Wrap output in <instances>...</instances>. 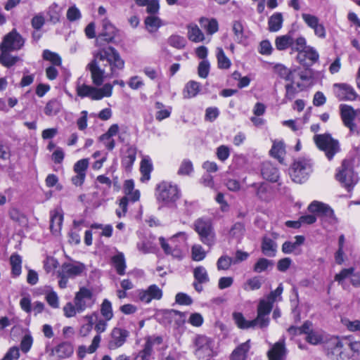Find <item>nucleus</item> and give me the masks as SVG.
I'll return each mask as SVG.
<instances>
[{
	"label": "nucleus",
	"instance_id": "1",
	"mask_svg": "<svg viewBox=\"0 0 360 360\" xmlns=\"http://www.w3.org/2000/svg\"><path fill=\"white\" fill-rule=\"evenodd\" d=\"M316 346L326 351V355L335 360H342L348 356L349 340L346 338L316 334Z\"/></svg>",
	"mask_w": 360,
	"mask_h": 360
},
{
	"label": "nucleus",
	"instance_id": "2",
	"mask_svg": "<svg viewBox=\"0 0 360 360\" xmlns=\"http://www.w3.org/2000/svg\"><path fill=\"white\" fill-rule=\"evenodd\" d=\"M275 70L281 78L296 83L300 90L311 84L314 75L312 70H302L301 68L290 70L281 64L275 66Z\"/></svg>",
	"mask_w": 360,
	"mask_h": 360
},
{
	"label": "nucleus",
	"instance_id": "3",
	"mask_svg": "<svg viewBox=\"0 0 360 360\" xmlns=\"http://www.w3.org/2000/svg\"><path fill=\"white\" fill-rule=\"evenodd\" d=\"M155 195L159 203L171 207L175 205L180 199L181 192L176 184L164 180L156 185Z\"/></svg>",
	"mask_w": 360,
	"mask_h": 360
},
{
	"label": "nucleus",
	"instance_id": "4",
	"mask_svg": "<svg viewBox=\"0 0 360 360\" xmlns=\"http://www.w3.org/2000/svg\"><path fill=\"white\" fill-rule=\"evenodd\" d=\"M96 58L101 61L106 60L110 66V75L115 76L118 75V72L124 68L125 61L121 57L118 51L112 46H107L99 48L94 52Z\"/></svg>",
	"mask_w": 360,
	"mask_h": 360
},
{
	"label": "nucleus",
	"instance_id": "5",
	"mask_svg": "<svg viewBox=\"0 0 360 360\" xmlns=\"http://www.w3.org/2000/svg\"><path fill=\"white\" fill-rule=\"evenodd\" d=\"M335 178L348 191H352L359 180L354 171L352 161L348 159L342 160L341 166L336 169Z\"/></svg>",
	"mask_w": 360,
	"mask_h": 360
},
{
	"label": "nucleus",
	"instance_id": "6",
	"mask_svg": "<svg viewBox=\"0 0 360 360\" xmlns=\"http://www.w3.org/2000/svg\"><path fill=\"white\" fill-rule=\"evenodd\" d=\"M77 96L84 98H89L93 101L101 100L104 97H110L112 94V85L105 84L101 88H97L86 84H77L76 86Z\"/></svg>",
	"mask_w": 360,
	"mask_h": 360
},
{
	"label": "nucleus",
	"instance_id": "7",
	"mask_svg": "<svg viewBox=\"0 0 360 360\" xmlns=\"http://www.w3.org/2000/svg\"><path fill=\"white\" fill-rule=\"evenodd\" d=\"M193 229L204 245L212 247L215 243L216 235L210 219L205 217L197 219L193 224Z\"/></svg>",
	"mask_w": 360,
	"mask_h": 360
},
{
	"label": "nucleus",
	"instance_id": "8",
	"mask_svg": "<svg viewBox=\"0 0 360 360\" xmlns=\"http://www.w3.org/2000/svg\"><path fill=\"white\" fill-rule=\"evenodd\" d=\"M134 181L131 179L124 181L123 184V193L124 195L120 200L119 207L121 210H117L116 214L119 218L125 216L127 212L129 202H135L140 199V191L135 189Z\"/></svg>",
	"mask_w": 360,
	"mask_h": 360
},
{
	"label": "nucleus",
	"instance_id": "9",
	"mask_svg": "<svg viewBox=\"0 0 360 360\" xmlns=\"http://www.w3.org/2000/svg\"><path fill=\"white\" fill-rule=\"evenodd\" d=\"M312 172V165L310 160L304 158L295 160L290 168V175L295 183L302 184L309 178Z\"/></svg>",
	"mask_w": 360,
	"mask_h": 360
},
{
	"label": "nucleus",
	"instance_id": "10",
	"mask_svg": "<svg viewBox=\"0 0 360 360\" xmlns=\"http://www.w3.org/2000/svg\"><path fill=\"white\" fill-rule=\"evenodd\" d=\"M85 270V266L82 263L77 264L65 262L62 264L60 271L58 272L59 278L58 286L61 289L67 288L68 280L80 276Z\"/></svg>",
	"mask_w": 360,
	"mask_h": 360
},
{
	"label": "nucleus",
	"instance_id": "11",
	"mask_svg": "<svg viewBox=\"0 0 360 360\" xmlns=\"http://www.w3.org/2000/svg\"><path fill=\"white\" fill-rule=\"evenodd\" d=\"M316 146L325 153L329 160H331L340 150L338 141L329 134L316 135Z\"/></svg>",
	"mask_w": 360,
	"mask_h": 360
},
{
	"label": "nucleus",
	"instance_id": "12",
	"mask_svg": "<svg viewBox=\"0 0 360 360\" xmlns=\"http://www.w3.org/2000/svg\"><path fill=\"white\" fill-rule=\"evenodd\" d=\"M195 354L200 360H209L213 356L212 340L205 335H199L195 340Z\"/></svg>",
	"mask_w": 360,
	"mask_h": 360
},
{
	"label": "nucleus",
	"instance_id": "13",
	"mask_svg": "<svg viewBox=\"0 0 360 360\" xmlns=\"http://www.w3.org/2000/svg\"><path fill=\"white\" fill-rule=\"evenodd\" d=\"M74 304L78 307L81 312L87 309L91 308L95 304V298L92 290L86 287H80L75 293Z\"/></svg>",
	"mask_w": 360,
	"mask_h": 360
},
{
	"label": "nucleus",
	"instance_id": "14",
	"mask_svg": "<svg viewBox=\"0 0 360 360\" xmlns=\"http://www.w3.org/2000/svg\"><path fill=\"white\" fill-rule=\"evenodd\" d=\"M22 37L13 29L11 32L6 34L0 44V51H14L20 49L24 45Z\"/></svg>",
	"mask_w": 360,
	"mask_h": 360
},
{
	"label": "nucleus",
	"instance_id": "15",
	"mask_svg": "<svg viewBox=\"0 0 360 360\" xmlns=\"http://www.w3.org/2000/svg\"><path fill=\"white\" fill-rule=\"evenodd\" d=\"M118 32V30L109 21H104L103 30L96 39V46L99 48L106 46L105 45L113 42Z\"/></svg>",
	"mask_w": 360,
	"mask_h": 360
},
{
	"label": "nucleus",
	"instance_id": "16",
	"mask_svg": "<svg viewBox=\"0 0 360 360\" xmlns=\"http://www.w3.org/2000/svg\"><path fill=\"white\" fill-rule=\"evenodd\" d=\"M287 332L292 338L306 335V341L315 345V332L313 330V323L309 321H304L301 326H291L287 329Z\"/></svg>",
	"mask_w": 360,
	"mask_h": 360
},
{
	"label": "nucleus",
	"instance_id": "17",
	"mask_svg": "<svg viewBox=\"0 0 360 360\" xmlns=\"http://www.w3.org/2000/svg\"><path fill=\"white\" fill-rule=\"evenodd\" d=\"M316 217H320L326 229L337 222L334 212L327 204L316 201Z\"/></svg>",
	"mask_w": 360,
	"mask_h": 360
},
{
	"label": "nucleus",
	"instance_id": "18",
	"mask_svg": "<svg viewBox=\"0 0 360 360\" xmlns=\"http://www.w3.org/2000/svg\"><path fill=\"white\" fill-rule=\"evenodd\" d=\"M110 336V340L108 342V348L115 350L124 345L129 336V331L124 328L115 327L112 329Z\"/></svg>",
	"mask_w": 360,
	"mask_h": 360
},
{
	"label": "nucleus",
	"instance_id": "19",
	"mask_svg": "<svg viewBox=\"0 0 360 360\" xmlns=\"http://www.w3.org/2000/svg\"><path fill=\"white\" fill-rule=\"evenodd\" d=\"M101 61L96 58V54L94 53L93 59L86 66V70L91 73L92 83L96 86H101L105 79V70L101 69L99 65Z\"/></svg>",
	"mask_w": 360,
	"mask_h": 360
},
{
	"label": "nucleus",
	"instance_id": "20",
	"mask_svg": "<svg viewBox=\"0 0 360 360\" xmlns=\"http://www.w3.org/2000/svg\"><path fill=\"white\" fill-rule=\"evenodd\" d=\"M162 295V290L155 284L149 285L146 290H137L139 300L146 304L150 303L153 300H160Z\"/></svg>",
	"mask_w": 360,
	"mask_h": 360
},
{
	"label": "nucleus",
	"instance_id": "21",
	"mask_svg": "<svg viewBox=\"0 0 360 360\" xmlns=\"http://www.w3.org/2000/svg\"><path fill=\"white\" fill-rule=\"evenodd\" d=\"M137 148L135 146H128L124 154L121 156V166L127 172H130L136 160Z\"/></svg>",
	"mask_w": 360,
	"mask_h": 360
},
{
	"label": "nucleus",
	"instance_id": "22",
	"mask_svg": "<svg viewBox=\"0 0 360 360\" xmlns=\"http://www.w3.org/2000/svg\"><path fill=\"white\" fill-rule=\"evenodd\" d=\"M74 353V345L69 341H63L51 349V354L56 355L58 359H68Z\"/></svg>",
	"mask_w": 360,
	"mask_h": 360
},
{
	"label": "nucleus",
	"instance_id": "23",
	"mask_svg": "<svg viewBox=\"0 0 360 360\" xmlns=\"http://www.w3.org/2000/svg\"><path fill=\"white\" fill-rule=\"evenodd\" d=\"M193 288L198 292H201L203 290L202 285L208 283L210 281L205 268L202 266L195 267L193 270Z\"/></svg>",
	"mask_w": 360,
	"mask_h": 360
},
{
	"label": "nucleus",
	"instance_id": "24",
	"mask_svg": "<svg viewBox=\"0 0 360 360\" xmlns=\"http://www.w3.org/2000/svg\"><path fill=\"white\" fill-rule=\"evenodd\" d=\"M286 155V146L283 141L274 140L272 143L271 148L269 150V155L277 160L281 164H285V157Z\"/></svg>",
	"mask_w": 360,
	"mask_h": 360
},
{
	"label": "nucleus",
	"instance_id": "25",
	"mask_svg": "<svg viewBox=\"0 0 360 360\" xmlns=\"http://www.w3.org/2000/svg\"><path fill=\"white\" fill-rule=\"evenodd\" d=\"M297 59L298 62L304 68L302 70H311V67L315 63V51L313 48L309 47V49L300 51L297 53Z\"/></svg>",
	"mask_w": 360,
	"mask_h": 360
},
{
	"label": "nucleus",
	"instance_id": "26",
	"mask_svg": "<svg viewBox=\"0 0 360 360\" xmlns=\"http://www.w3.org/2000/svg\"><path fill=\"white\" fill-rule=\"evenodd\" d=\"M335 94L340 100L354 101L356 98V93L354 89L346 84H335Z\"/></svg>",
	"mask_w": 360,
	"mask_h": 360
},
{
	"label": "nucleus",
	"instance_id": "27",
	"mask_svg": "<svg viewBox=\"0 0 360 360\" xmlns=\"http://www.w3.org/2000/svg\"><path fill=\"white\" fill-rule=\"evenodd\" d=\"M261 174L264 179L271 182H276L279 179V171L271 162L262 164Z\"/></svg>",
	"mask_w": 360,
	"mask_h": 360
},
{
	"label": "nucleus",
	"instance_id": "28",
	"mask_svg": "<svg viewBox=\"0 0 360 360\" xmlns=\"http://www.w3.org/2000/svg\"><path fill=\"white\" fill-rule=\"evenodd\" d=\"M179 236H182L184 239L186 240L185 233L183 232H179L169 238L171 245L167 243L164 237L159 238L160 245L165 255H174V252L176 251V248L177 247L175 243L177 238Z\"/></svg>",
	"mask_w": 360,
	"mask_h": 360
},
{
	"label": "nucleus",
	"instance_id": "29",
	"mask_svg": "<svg viewBox=\"0 0 360 360\" xmlns=\"http://www.w3.org/2000/svg\"><path fill=\"white\" fill-rule=\"evenodd\" d=\"M357 113L360 114V111H354V110L348 105H342L341 115L344 124L349 128L351 131H356V125L353 123V120Z\"/></svg>",
	"mask_w": 360,
	"mask_h": 360
},
{
	"label": "nucleus",
	"instance_id": "30",
	"mask_svg": "<svg viewBox=\"0 0 360 360\" xmlns=\"http://www.w3.org/2000/svg\"><path fill=\"white\" fill-rule=\"evenodd\" d=\"M63 221V214L58 209L50 212V230L53 233H59Z\"/></svg>",
	"mask_w": 360,
	"mask_h": 360
},
{
	"label": "nucleus",
	"instance_id": "31",
	"mask_svg": "<svg viewBox=\"0 0 360 360\" xmlns=\"http://www.w3.org/2000/svg\"><path fill=\"white\" fill-rule=\"evenodd\" d=\"M261 250L264 255L274 257L276 255L277 243L273 239L264 236L262 239Z\"/></svg>",
	"mask_w": 360,
	"mask_h": 360
},
{
	"label": "nucleus",
	"instance_id": "32",
	"mask_svg": "<svg viewBox=\"0 0 360 360\" xmlns=\"http://www.w3.org/2000/svg\"><path fill=\"white\" fill-rule=\"evenodd\" d=\"M286 349L283 342H277L267 352L269 360H283Z\"/></svg>",
	"mask_w": 360,
	"mask_h": 360
},
{
	"label": "nucleus",
	"instance_id": "33",
	"mask_svg": "<svg viewBox=\"0 0 360 360\" xmlns=\"http://www.w3.org/2000/svg\"><path fill=\"white\" fill-rule=\"evenodd\" d=\"M250 349V340L240 344L231 354L230 360H246Z\"/></svg>",
	"mask_w": 360,
	"mask_h": 360
},
{
	"label": "nucleus",
	"instance_id": "34",
	"mask_svg": "<svg viewBox=\"0 0 360 360\" xmlns=\"http://www.w3.org/2000/svg\"><path fill=\"white\" fill-rule=\"evenodd\" d=\"M200 83L191 80L186 84L183 89V96L186 99L194 98L200 93Z\"/></svg>",
	"mask_w": 360,
	"mask_h": 360
},
{
	"label": "nucleus",
	"instance_id": "35",
	"mask_svg": "<svg viewBox=\"0 0 360 360\" xmlns=\"http://www.w3.org/2000/svg\"><path fill=\"white\" fill-rule=\"evenodd\" d=\"M111 264L118 275L123 276L125 274L127 264L124 255L122 252H118L113 255L111 257Z\"/></svg>",
	"mask_w": 360,
	"mask_h": 360
},
{
	"label": "nucleus",
	"instance_id": "36",
	"mask_svg": "<svg viewBox=\"0 0 360 360\" xmlns=\"http://www.w3.org/2000/svg\"><path fill=\"white\" fill-rule=\"evenodd\" d=\"M100 346V338L95 335L91 341V344L86 348L84 345H80L77 349V356L79 359H83L87 353L93 354Z\"/></svg>",
	"mask_w": 360,
	"mask_h": 360
},
{
	"label": "nucleus",
	"instance_id": "37",
	"mask_svg": "<svg viewBox=\"0 0 360 360\" xmlns=\"http://www.w3.org/2000/svg\"><path fill=\"white\" fill-rule=\"evenodd\" d=\"M200 26L205 30L207 34L212 35L219 30V24L215 18L209 19L202 17L199 20Z\"/></svg>",
	"mask_w": 360,
	"mask_h": 360
},
{
	"label": "nucleus",
	"instance_id": "38",
	"mask_svg": "<svg viewBox=\"0 0 360 360\" xmlns=\"http://www.w3.org/2000/svg\"><path fill=\"white\" fill-rule=\"evenodd\" d=\"M22 257L21 256L15 252L10 257V264L11 266V276L13 278L18 277L22 272Z\"/></svg>",
	"mask_w": 360,
	"mask_h": 360
},
{
	"label": "nucleus",
	"instance_id": "39",
	"mask_svg": "<svg viewBox=\"0 0 360 360\" xmlns=\"http://www.w3.org/2000/svg\"><path fill=\"white\" fill-rule=\"evenodd\" d=\"M283 18L281 13H274L268 20V30L271 32L279 31L283 25Z\"/></svg>",
	"mask_w": 360,
	"mask_h": 360
},
{
	"label": "nucleus",
	"instance_id": "40",
	"mask_svg": "<svg viewBox=\"0 0 360 360\" xmlns=\"http://www.w3.org/2000/svg\"><path fill=\"white\" fill-rule=\"evenodd\" d=\"M295 241L291 242V241H285L282 245V252L284 254H290L293 251H295L298 246L304 244L305 238L303 236L298 235L295 236Z\"/></svg>",
	"mask_w": 360,
	"mask_h": 360
},
{
	"label": "nucleus",
	"instance_id": "41",
	"mask_svg": "<svg viewBox=\"0 0 360 360\" xmlns=\"http://www.w3.org/2000/svg\"><path fill=\"white\" fill-rule=\"evenodd\" d=\"M232 318L236 326L240 329L245 330L250 328H253V323L252 320H246L244 315L241 312H233L232 314Z\"/></svg>",
	"mask_w": 360,
	"mask_h": 360
},
{
	"label": "nucleus",
	"instance_id": "42",
	"mask_svg": "<svg viewBox=\"0 0 360 360\" xmlns=\"http://www.w3.org/2000/svg\"><path fill=\"white\" fill-rule=\"evenodd\" d=\"M153 169V164L148 159H143L140 164L141 181H147L150 179V174Z\"/></svg>",
	"mask_w": 360,
	"mask_h": 360
},
{
	"label": "nucleus",
	"instance_id": "43",
	"mask_svg": "<svg viewBox=\"0 0 360 360\" xmlns=\"http://www.w3.org/2000/svg\"><path fill=\"white\" fill-rule=\"evenodd\" d=\"M263 281L260 276H255L248 278L243 285L245 291H254L257 290L262 288Z\"/></svg>",
	"mask_w": 360,
	"mask_h": 360
},
{
	"label": "nucleus",
	"instance_id": "44",
	"mask_svg": "<svg viewBox=\"0 0 360 360\" xmlns=\"http://www.w3.org/2000/svg\"><path fill=\"white\" fill-rule=\"evenodd\" d=\"M188 38L193 42H200L205 39V36L198 25L188 26Z\"/></svg>",
	"mask_w": 360,
	"mask_h": 360
},
{
	"label": "nucleus",
	"instance_id": "45",
	"mask_svg": "<svg viewBox=\"0 0 360 360\" xmlns=\"http://www.w3.org/2000/svg\"><path fill=\"white\" fill-rule=\"evenodd\" d=\"M276 48L279 51H283L293 45V38L289 35L277 37L275 39Z\"/></svg>",
	"mask_w": 360,
	"mask_h": 360
},
{
	"label": "nucleus",
	"instance_id": "46",
	"mask_svg": "<svg viewBox=\"0 0 360 360\" xmlns=\"http://www.w3.org/2000/svg\"><path fill=\"white\" fill-rule=\"evenodd\" d=\"M274 266V262L265 257L259 258L252 266L255 273L260 274L266 271L269 267Z\"/></svg>",
	"mask_w": 360,
	"mask_h": 360
},
{
	"label": "nucleus",
	"instance_id": "47",
	"mask_svg": "<svg viewBox=\"0 0 360 360\" xmlns=\"http://www.w3.org/2000/svg\"><path fill=\"white\" fill-rule=\"evenodd\" d=\"M61 109V103L56 98H53L47 102L44 108V113L47 116L57 115Z\"/></svg>",
	"mask_w": 360,
	"mask_h": 360
},
{
	"label": "nucleus",
	"instance_id": "48",
	"mask_svg": "<svg viewBox=\"0 0 360 360\" xmlns=\"http://www.w3.org/2000/svg\"><path fill=\"white\" fill-rule=\"evenodd\" d=\"M42 58L44 60L51 63L53 66H61L62 58L58 53L53 52L49 49H45L42 53Z\"/></svg>",
	"mask_w": 360,
	"mask_h": 360
},
{
	"label": "nucleus",
	"instance_id": "49",
	"mask_svg": "<svg viewBox=\"0 0 360 360\" xmlns=\"http://www.w3.org/2000/svg\"><path fill=\"white\" fill-rule=\"evenodd\" d=\"M217 67L219 69H229L231 65V60L226 56L222 48L217 50Z\"/></svg>",
	"mask_w": 360,
	"mask_h": 360
},
{
	"label": "nucleus",
	"instance_id": "50",
	"mask_svg": "<svg viewBox=\"0 0 360 360\" xmlns=\"http://www.w3.org/2000/svg\"><path fill=\"white\" fill-rule=\"evenodd\" d=\"M100 312L103 319L110 321L114 316L112 303L108 299H104L101 304Z\"/></svg>",
	"mask_w": 360,
	"mask_h": 360
},
{
	"label": "nucleus",
	"instance_id": "51",
	"mask_svg": "<svg viewBox=\"0 0 360 360\" xmlns=\"http://www.w3.org/2000/svg\"><path fill=\"white\" fill-rule=\"evenodd\" d=\"M144 23L150 32L155 31L162 25L161 19L155 15L147 16L144 20Z\"/></svg>",
	"mask_w": 360,
	"mask_h": 360
},
{
	"label": "nucleus",
	"instance_id": "52",
	"mask_svg": "<svg viewBox=\"0 0 360 360\" xmlns=\"http://www.w3.org/2000/svg\"><path fill=\"white\" fill-rule=\"evenodd\" d=\"M9 51H1L0 54V63L8 68L13 66L19 60V57L11 56Z\"/></svg>",
	"mask_w": 360,
	"mask_h": 360
},
{
	"label": "nucleus",
	"instance_id": "53",
	"mask_svg": "<svg viewBox=\"0 0 360 360\" xmlns=\"http://www.w3.org/2000/svg\"><path fill=\"white\" fill-rule=\"evenodd\" d=\"M308 210L311 214L302 215L299 219L301 224H312L315 222V200L311 202L308 206Z\"/></svg>",
	"mask_w": 360,
	"mask_h": 360
},
{
	"label": "nucleus",
	"instance_id": "54",
	"mask_svg": "<svg viewBox=\"0 0 360 360\" xmlns=\"http://www.w3.org/2000/svg\"><path fill=\"white\" fill-rule=\"evenodd\" d=\"M167 43L169 46L175 49H181L185 47L186 40L182 36L178 34H172L168 38Z\"/></svg>",
	"mask_w": 360,
	"mask_h": 360
},
{
	"label": "nucleus",
	"instance_id": "55",
	"mask_svg": "<svg viewBox=\"0 0 360 360\" xmlns=\"http://www.w3.org/2000/svg\"><path fill=\"white\" fill-rule=\"evenodd\" d=\"M193 170L194 168L192 162L190 160L185 159L181 162L177 174L179 176H189L193 173Z\"/></svg>",
	"mask_w": 360,
	"mask_h": 360
},
{
	"label": "nucleus",
	"instance_id": "56",
	"mask_svg": "<svg viewBox=\"0 0 360 360\" xmlns=\"http://www.w3.org/2000/svg\"><path fill=\"white\" fill-rule=\"evenodd\" d=\"M153 353V349H151L150 343L144 344L143 349L136 354L134 360H150Z\"/></svg>",
	"mask_w": 360,
	"mask_h": 360
},
{
	"label": "nucleus",
	"instance_id": "57",
	"mask_svg": "<svg viewBox=\"0 0 360 360\" xmlns=\"http://www.w3.org/2000/svg\"><path fill=\"white\" fill-rule=\"evenodd\" d=\"M253 328L258 326L260 328H266L270 322L269 315L257 312V316L252 320Z\"/></svg>",
	"mask_w": 360,
	"mask_h": 360
},
{
	"label": "nucleus",
	"instance_id": "58",
	"mask_svg": "<svg viewBox=\"0 0 360 360\" xmlns=\"http://www.w3.org/2000/svg\"><path fill=\"white\" fill-rule=\"evenodd\" d=\"M274 303L269 300H260L257 305V312L269 315L272 311Z\"/></svg>",
	"mask_w": 360,
	"mask_h": 360
},
{
	"label": "nucleus",
	"instance_id": "59",
	"mask_svg": "<svg viewBox=\"0 0 360 360\" xmlns=\"http://www.w3.org/2000/svg\"><path fill=\"white\" fill-rule=\"evenodd\" d=\"M232 264H233V258L228 255L221 256L217 262V267L219 271L228 270Z\"/></svg>",
	"mask_w": 360,
	"mask_h": 360
},
{
	"label": "nucleus",
	"instance_id": "60",
	"mask_svg": "<svg viewBox=\"0 0 360 360\" xmlns=\"http://www.w3.org/2000/svg\"><path fill=\"white\" fill-rule=\"evenodd\" d=\"M192 259L196 262L203 260L206 257V252L200 245H194L191 248Z\"/></svg>",
	"mask_w": 360,
	"mask_h": 360
},
{
	"label": "nucleus",
	"instance_id": "61",
	"mask_svg": "<svg viewBox=\"0 0 360 360\" xmlns=\"http://www.w3.org/2000/svg\"><path fill=\"white\" fill-rule=\"evenodd\" d=\"M285 99L292 101L294 99L297 93L301 91L300 88L296 86V83L290 82V84L285 85Z\"/></svg>",
	"mask_w": 360,
	"mask_h": 360
},
{
	"label": "nucleus",
	"instance_id": "62",
	"mask_svg": "<svg viewBox=\"0 0 360 360\" xmlns=\"http://www.w3.org/2000/svg\"><path fill=\"white\" fill-rule=\"evenodd\" d=\"M63 310L64 316L66 318H72L75 316L77 313H82L81 311L78 309V307L71 302H67L63 307Z\"/></svg>",
	"mask_w": 360,
	"mask_h": 360
},
{
	"label": "nucleus",
	"instance_id": "63",
	"mask_svg": "<svg viewBox=\"0 0 360 360\" xmlns=\"http://www.w3.org/2000/svg\"><path fill=\"white\" fill-rule=\"evenodd\" d=\"M210 70V64L207 60H201L198 66V75L200 78L208 77Z\"/></svg>",
	"mask_w": 360,
	"mask_h": 360
},
{
	"label": "nucleus",
	"instance_id": "64",
	"mask_svg": "<svg viewBox=\"0 0 360 360\" xmlns=\"http://www.w3.org/2000/svg\"><path fill=\"white\" fill-rule=\"evenodd\" d=\"M354 269L352 267L349 269H344L339 274L335 275V281L342 285L345 279L349 277H351V279L352 278L353 275L356 274V273H354Z\"/></svg>",
	"mask_w": 360,
	"mask_h": 360
}]
</instances>
